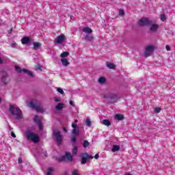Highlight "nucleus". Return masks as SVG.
Wrapping results in <instances>:
<instances>
[{
  "label": "nucleus",
  "instance_id": "c03bdc74",
  "mask_svg": "<svg viewBox=\"0 0 175 175\" xmlns=\"http://www.w3.org/2000/svg\"><path fill=\"white\" fill-rule=\"evenodd\" d=\"M55 102H61V98L55 97Z\"/></svg>",
  "mask_w": 175,
  "mask_h": 175
},
{
  "label": "nucleus",
  "instance_id": "37998d69",
  "mask_svg": "<svg viewBox=\"0 0 175 175\" xmlns=\"http://www.w3.org/2000/svg\"><path fill=\"white\" fill-rule=\"evenodd\" d=\"M72 127L74 128V129H76V128H79V126H77V124H76L75 123L72 124Z\"/></svg>",
  "mask_w": 175,
  "mask_h": 175
},
{
  "label": "nucleus",
  "instance_id": "dca6fc26",
  "mask_svg": "<svg viewBox=\"0 0 175 175\" xmlns=\"http://www.w3.org/2000/svg\"><path fill=\"white\" fill-rule=\"evenodd\" d=\"M65 106V104L62 103H59L57 104V105L55 107L56 110H62Z\"/></svg>",
  "mask_w": 175,
  "mask_h": 175
},
{
  "label": "nucleus",
  "instance_id": "1a4fd4ad",
  "mask_svg": "<svg viewBox=\"0 0 175 175\" xmlns=\"http://www.w3.org/2000/svg\"><path fill=\"white\" fill-rule=\"evenodd\" d=\"M66 159L68 161H70V162H72V161H73V157H72V154H70V152H66L65 156H62L59 159V162H64V161H66Z\"/></svg>",
  "mask_w": 175,
  "mask_h": 175
},
{
  "label": "nucleus",
  "instance_id": "58836bf2",
  "mask_svg": "<svg viewBox=\"0 0 175 175\" xmlns=\"http://www.w3.org/2000/svg\"><path fill=\"white\" fill-rule=\"evenodd\" d=\"M124 14H125V12L124 11V10H120L119 11V15L124 16Z\"/></svg>",
  "mask_w": 175,
  "mask_h": 175
},
{
  "label": "nucleus",
  "instance_id": "ea45409f",
  "mask_svg": "<svg viewBox=\"0 0 175 175\" xmlns=\"http://www.w3.org/2000/svg\"><path fill=\"white\" fill-rule=\"evenodd\" d=\"M154 111H155V113H160V112H161V108H159V107H156V108L154 109Z\"/></svg>",
  "mask_w": 175,
  "mask_h": 175
},
{
  "label": "nucleus",
  "instance_id": "3c124183",
  "mask_svg": "<svg viewBox=\"0 0 175 175\" xmlns=\"http://www.w3.org/2000/svg\"><path fill=\"white\" fill-rule=\"evenodd\" d=\"M0 64H3L2 59L0 58Z\"/></svg>",
  "mask_w": 175,
  "mask_h": 175
},
{
  "label": "nucleus",
  "instance_id": "2f4dec72",
  "mask_svg": "<svg viewBox=\"0 0 175 175\" xmlns=\"http://www.w3.org/2000/svg\"><path fill=\"white\" fill-rule=\"evenodd\" d=\"M84 157H86V158L88 159H94V156H91L88 154V153H84L83 154Z\"/></svg>",
  "mask_w": 175,
  "mask_h": 175
},
{
  "label": "nucleus",
  "instance_id": "e433bc0d",
  "mask_svg": "<svg viewBox=\"0 0 175 175\" xmlns=\"http://www.w3.org/2000/svg\"><path fill=\"white\" fill-rule=\"evenodd\" d=\"M36 70H42V66H40V64H38L36 66Z\"/></svg>",
  "mask_w": 175,
  "mask_h": 175
},
{
  "label": "nucleus",
  "instance_id": "4be33fe9",
  "mask_svg": "<svg viewBox=\"0 0 175 175\" xmlns=\"http://www.w3.org/2000/svg\"><path fill=\"white\" fill-rule=\"evenodd\" d=\"M40 46H42V44H40V42H33V47L35 50H38V49H40Z\"/></svg>",
  "mask_w": 175,
  "mask_h": 175
},
{
  "label": "nucleus",
  "instance_id": "a18cd8bd",
  "mask_svg": "<svg viewBox=\"0 0 175 175\" xmlns=\"http://www.w3.org/2000/svg\"><path fill=\"white\" fill-rule=\"evenodd\" d=\"M165 49H166L167 51H170V46L169 45H166Z\"/></svg>",
  "mask_w": 175,
  "mask_h": 175
},
{
  "label": "nucleus",
  "instance_id": "f704fd0d",
  "mask_svg": "<svg viewBox=\"0 0 175 175\" xmlns=\"http://www.w3.org/2000/svg\"><path fill=\"white\" fill-rule=\"evenodd\" d=\"M85 122H86V125H87V126H91V120H90V119H86V121H85Z\"/></svg>",
  "mask_w": 175,
  "mask_h": 175
},
{
  "label": "nucleus",
  "instance_id": "c9c22d12",
  "mask_svg": "<svg viewBox=\"0 0 175 175\" xmlns=\"http://www.w3.org/2000/svg\"><path fill=\"white\" fill-rule=\"evenodd\" d=\"M161 21H165V20H166V15L161 14Z\"/></svg>",
  "mask_w": 175,
  "mask_h": 175
},
{
  "label": "nucleus",
  "instance_id": "7ed1b4c3",
  "mask_svg": "<svg viewBox=\"0 0 175 175\" xmlns=\"http://www.w3.org/2000/svg\"><path fill=\"white\" fill-rule=\"evenodd\" d=\"M26 137L27 140H30L34 143H38V142H39V136L35 134V133L31 132L30 131H26Z\"/></svg>",
  "mask_w": 175,
  "mask_h": 175
},
{
  "label": "nucleus",
  "instance_id": "4c0bfd02",
  "mask_svg": "<svg viewBox=\"0 0 175 175\" xmlns=\"http://www.w3.org/2000/svg\"><path fill=\"white\" fill-rule=\"evenodd\" d=\"M37 125H38L40 131H43V124L41 123H38Z\"/></svg>",
  "mask_w": 175,
  "mask_h": 175
},
{
  "label": "nucleus",
  "instance_id": "aec40b11",
  "mask_svg": "<svg viewBox=\"0 0 175 175\" xmlns=\"http://www.w3.org/2000/svg\"><path fill=\"white\" fill-rule=\"evenodd\" d=\"M103 124L106 126H110L111 125V122H110V120L106 119L103 120Z\"/></svg>",
  "mask_w": 175,
  "mask_h": 175
},
{
  "label": "nucleus",
  "instance_id": "f8f14e48",
  "mask_svg": "<svg viewBox=\"0 0 175 175\" xmlns=\"http://www.w3.org/2000/svg\"><path fill=\"white\" fill-rule=\"evenodd\" d=\"M150 26V32H157L158 29H159V25L157 23H153L152 21V24Z\"/></svg>",
  "mask_w": 175,
  "mask_h": 175
},
{
  "label": "nucleus",
  "instance_id": "4468645a",
  "mask_svg": "<svg viewBox=\"0 0 175 175\" xmlns=\"http://www.w3.org/2000/svg\"><path fill=\"white\" fill-rule=\"evenodd\" d=\"M61 62L64 66H68V65L70 64L69 61H68V59L66 58H62Z\"/></svg>",
  "mask_w": 175,
  "mask_h": 175
},
{
  "label": "nucleus",
  "instance_id": "ddd939ff",
  "mask_svg": "<svg viewBox=\"0 0 175 175\" xmlns=\"http://www.w3.org/2000/svg\"><path fill=\"white\" fill-rule=\"evenodd\" d=\"M22 44H28L31 43V40L28 37H24L21 39Z\"/></svg>",
  "mask_w": 175,
  "mask_h": 175
},
{
  "label": "nucleus",
  "instance_id": "c756f323",
  "mask_svg": "<svg viewBox=\"0 0 175 175\" xmlns=\"http://www.w3.org/2000/svg\"><path fill=\"white\" fill-rule=\"evenodd\" d=\"M83 146L84 148H87V147H88L90 146V142H88V141H87V140H84Z\"/></svg>",
  "mask_w": 175,
  "mask_h": 175
},
{
  "label": "nucleus",
  "instance_id": "9b49d317",
  "mask_svg": "<svg viewBox=\"0 0 175 175\" xmlns=\"http://www.w3.org/2000/svg\"><path fill=\"white\" fill-rule=\"evenodd\" d=\"M65 40H66V37L64 34H62L57 36L55 39V43H57V44H61L62 43H64Z\"/></svg>",
  "mask_w": 175,
  "mask_h": 175
},
{
  "label": "nucleus",
  "instance_id": "7c9ffc66",
  "mask_svg": "<svg viewBox=\"0 0 175 175\" xmlns=\"http://www.w3.org/2000/svg\"><path fill=\"white\" fill-rule=\"evenodd\" d=\"M71 175H80L79 170H76V169L73 170L72 171V174Z\"/></svg>",
  "mask_w": 175,
  "mask_h": 175
},
{
  "label": "nucleus",
  "instance_id": "f257e3e1",
  "mask_svg": "<svg viewBox=\"0 0 175 175\" xmlns=\"http://www.w3.org/2000/svg\"><path fill=\"white\" fill-rule=\"evenodd\" d=\"M27 105L31 109H35V110H36V111L38 113H44V109H43V107H42L40 101L38 100H33L30 102H28Z\"/></svg>",
  "mask_w": 175,
  "mask_h": 175
},
{
  "label": "nucleus",
  "instance_id": "a878e982",
  "mask_svg": "<svg viewBox=\"0 0 175 175\" xmlns=\"http://www.w3.org/2000/svg\"><path fill=\"white\" fill-rule=\"evenodd\" d=\"M34 122L37 124L42 123V121H40V119H39V116H36L34 117Z\"/></svg>",
  "mask_w": 175,
  "mask_h": 175
},
{
  "label": "nucleus",
  "instance_id": "c85d7f7f",
  "mask_svg": "<svg viewBox=\"0 0 175 175\" xmlns=\"http://www.w3.org/2000/svg\"><path fill=\"white\" fill-rule=\"evenodd\" d=\"M73 149H72V154L73 155H77V151H78V150H77V146H73Z\"/></svg>",
  "mask_w": 175,
  "mask_h": 175
},
{
  "label": "nucleus",
  "instance_id": "6ab92c4d",
  "mask_svg": "<svg viewBox=\"0 0 175 175\" xmlns=\"http://www.w3.org/2000/svg\"><path fill=\"white\" fill-rule=\"evenodd\" d=\"M87 156H84V154H83L81 156V165H85L87 163Z\"/></svg>",
  "mask_w": 175,
  "mask_h": 175
},
{
  "label": "nucleus",
  "instance_id": "9d476101",
  "mask_svg": "<svg viewBox=\"0 0 175 175\" xmlns=\"http://www.w3.org/2000/svg\"><path fill=\"white\" fill-rule=\"evenodd\" d=\"M1 80L4 84H8V83H9V81H10V79H9V75H8V72L5 71L1 72Z\"/></svg>",
  "mask_w": 175,
  "mask_h": 175
},
{
  "label": "nucleus",
  "instance_id": "f3484780",
  "mask_svg": "<svg viewBox=\"0 0 175 175\" xmlns=\"http://www.w3.org/2000/svg\"><path fill=\"white\" fill-rule=\"evenodd\" d=\"M120 148H121V147H120V146H118V145H113L112 146L111 151H112V152H116V151H120Z\"/></svg>",
  "mask_w": 175,
  "mask_h": 175
},
{
  "label": "nucleus",
  "instance_id": "cd10ccee",
  "mask_svg": "<svg viewBox=\"0 0 175 175\" xmlns=\"http://www.w3.org/2000/svg\"><path fill=\"white\" fill-rule=\"evenodd\" d=\"M53 171H54V167H49V168L48 169V171H47L46 174H47V175H53L52 173H53Z\"/></svg>",
  "mask_w": 175,
  "mask_h": 175
},
{
  "label": "nucleus",
  "instance_id": "603ef678",
  "mask_svg": "<svg viewBox=\"0 0 175 175\" xmlns=\"http://www.w3.org/2000/svg\"><path fill=\"white\" fill-rule=\"evenodd\" d=\"M75 122L77 123V122H79V120H78L77 119H76V120H75Z\"/></svg>",
  "mask_w": 175,
  "mask_h": 175
},
{
  "label": "nucleus",
  "instance_id": "5fc2aeb1",
  "mask_svg": "<svg viewBox=\"0 0 175 175\" xmlns=\"http://www.w3.org/2000/svg\"><path fill=\"white\" fill-rule=\"evenodd\" d=\"M64 129L65 132H66V129Z\"/></svg>",
  "mask_w": 175,
  "mask_h": 175
},
{
  "label": "nucleus",
  "instance_id": "09e8293b",
  "mask_svg": "<svg viewBox=\"0 0 175 175\" xmlns=\"http://www.w3.org/2000/svg\"><path fill=\"white\" fill-rule=\"evenodd\" d=\"M11 136L12 137H16V134H14L13 132L11 133Z\"/></svg>",
  "mask_w": 175,
  "mask_h": 175
},
{
  "label": "nucleus",
  "instance_id": "20e7f679",
  "mask_svg": "<svg viewBox=\"0 0 175 175\" xmlns=\"http://www.w3.org/2000/svg\"><path fill=\"white\" fill-rule=\"evenodd\" d=\"M103 97L105 99H109L110 103H116V102H117L118 95L116 93L109 92L104 94Z\"/></svg>",
  "mask_w": 175,
  "mask_h": 175
},
{
  "label": "nucleus",
  "instance_id": "a19ab883",
  "mask_svg": "<svg viewBox=\"0 0 175 175\" xmlns=\"http://www.w3.org/2000/svg\"><path fill=\"white\" fill-rule=\"evenodd\" d=\"M18 163L21 164L23 163V159L21 157H19L18 159Z\"/></svg>",
  "mask_w": 175,
  "mask_h": 175
},
{
  "label": "nucleus",
  "instance_id": "72a5a7b5",
  "mask_svg": "<svg viewBox=\"0 0 175 175\" xmlns=\"http://www.w3.org/2000/svg\"><path fill=\"white\" fill-rule=\"evenodd\" d=\"M57 91L62 95H64V90H62V88H57Z\"/></svg>",
  "mask_w": 175,
  "mask_h": 175
},
{
  "label": "nucleus",
  "instance_id": "423d86ee",
  "mask_svg": "<svg viewBox=\"0 0 175 175\" xmlns=\"http://www.w3.org/2000/svg\"><path fill=\"white\" fill-rule=\"evenodd\" d=\"M154 50H155V46L154 45H149L146 46L144 52L145 57H147L152 55V54H154Z\"/></svg>",
  "mask_w": 175,
  "mask_h": 175
},
{
  "label": "nucleus",
  "instance_id": "864d4df0",
  "mask_svg": "<svg viewBox=\"0 0 175 175\" xmlns=\"http://www.w3.org/2000/svg\"><path fill=\"white\" fill-rule=\"evenodd\" d=\"M1 100H2V98L0 97V102H1Z\"/></svg>",
  "mask_w": 175,
  "mask_h": 175
},
{
  "label": "nucleus",
  "instance_id": "412c9836",
  "mask_svg": "<svg viewBox=\"0 0 175 175\" xmlns=\"http://www.w3.org/2000/svg\"><path fill=\"white\" fill-rule=\"evenodd\" d=\"M116 120H118V121H122V120H124V116L120 113H117L116 115Z\"/></svg>",
  "mask_w": 175,
  "mask_h": 175
},
{
  "label": "nucleus",
  "instance_id": "49530a36",
  "mask_svg": "<svg viewBox=\"0 0 175 175\" xmlns=\"http://www.w3.org/2000/svg\"><path fill=\"white\" fill-rule=\"evenodd\" d=\"M70 105L71 106H73V107H75V103H74L72 100H70Z\"/></svg>",
  "mask_w": 175,
  "mask_h": 175
},
{
  "label": "nucleus",
  "instance_id": "bb28decb",
  "mask_svg": "<svg viewBox=\"0 0 175 175\" xmlns=\"http://www.w3.org/2000/svg\"><path fill=\"white\" fill-rule=\"evenodd\" d=\"M71 142L72 143V146H76V142H77V139H76V136L75 135L72 136Z\"/></svg>",
  "mask_w": 175,
  "mask_h": 175
},
{
  "label": "nucleus",
  "instance_id": "6e6552de",
  "mask_svg": "<svg viewBox=\"0 0 175 175\" xmlns=\"http://www.w3.org/2000/svg\"><path fill=\"white\" fill-rule=\"evenodd\" d=\"M15 70L18 72V73H21V72H23V73H27L31 77H35V75H33V73L28 70V69L27 68H23V70H21V68L20 66H16Z\"/></svg>",
  "mask_w": 175,
  "mask_h": 175
},
{
  "label": "nucleus",
  "instance_id": "de8ad7c7",
  "mask_svg": "<svg viewBox=\"0 0 175 175\" xmlns=\"http://www.w3.org/2000/svg\"><path fill=\"white\" fill-rule=\"evenodd\" d=\"M95 159H98L99 158V154H96L94 156Z\"/></svg>",
  "mask_w": 175,
  "mask_h": 175
},
{
  "label": "nucleus",
  "instance_id": "2eb2a0df",
  "mask_svg": "<svg viewBox=\"0 0 175 175\" xmlns=\"http://www.w3.org/2000/svg\"><path fill=\"white\" fill-rule=\"evenodd\" d=\"M83 32H85V33H92V29L85 27L83 29Z\"/></svg>",
  "mask_w": 175,
  "mask_h": 175
},
{
  "label": "nucleus",
  "instance_id": "a211bd4d",
  "mask_svg": "<svg viewBox=\"0 0 175 175\" xmlns=\"http://www.w3.org/2000/svg\"><path fill=\"white\" fill-rule=\"evenodd\" d=\"M80 133V129L79 127H77L75 129H74L72 131V135H79Z\"/></svg>",
  "mask_w": 175,
  "mask_h": 175
},
{
  "label": "nucleus",
  "instance_id": "f03ea898",
  "mask_svg": "<svg viewBox=\"0 0 175 175\" xmlns=\"http://www.w3.org/2000/svg\"><path fill=\"white\" fill-rule=\"evenodd\" d=\"M10 111L12 116L16 117V120H21V118H23V111H21L20 108L10 105Z\"/></svg>",
  "mask_w": 175,
  "mask_h": 175
},
{
  "label": "nucleus",
  "instance_id": "39448f33",
  "mask_svg": "<svg viewBox=\"0 0 175 175\" xmlns=\"http://www.w3.org/2000/svg\"><path fill=\"white\" fill-rule=\"evenodd\" d=\"M137 24L139 27H150L152 24V21L148 18H142L137 22Z\"/></svg>",
  "mask_w": 175,
  "mask_h": 175
},
{
  "label": "nucleus",
  "instance_id": "5701e85b",
  "mask_svg": "<svg viewBox=\"0 0 175 175\" xmlns=\"http://www.w3.org/2000/svg\"><path fill=\"white\" fill-rule=\"evenodd\" d=\"M107 66L109 69H114V68H116V66H114V64L109 63V62H107Z\"/></svg>",
  "mask_w": 175,
  "mask_h": 175
},
{
  "label": "nucleus",
  "instance_id": "79ce46f5",
  "mask_svg": "<svg viewBox=\"0 0 175 175\" xmlns=\"http://www.w3.org/2000/svg\"><path fill=\"white\" fill-rule=\"evenodd\" d=\"M17 46V44L16 42H13L12 44H11V46L14 49L16 46Z\"/></svg>",
  "mask_w": 175,
  "mask_h": 175
},
{
  "label": "nucleus",
  "instance_id": "393cba45",
  "mask_svg": "<svg viewBox=\"0 0 175 175\" xmlns=\"http://www.w3.org/2000/svg\"><path fill=\"white\" fill-rule=\"evenodd\" d=\"M69 55V52L68 51H65V52H63L61 55H60V57L62 58H66V57H68Z\"/></svg>",
  "mask_w": 175,
  "mask_h": 175
},
{
  "label": "nucleus",
  "instance_id": "b1692460",
  "mask_svg": "<svg viewBox=\"0 0 175 175\" xmlns=\"http://www.w3.org/2000/svg\"><path fill=\"white\" fill-rule=\"evenodd\" d=\"M98 82L100 83V84H103V83H106V78H105L103 77H100L98 79Z\"/></svg>",
  "mask_w": 175,
  "mask_h": 175
},
{
  "label": "nucleus",
  "instance_id": "0eeeda50",
  "mask_svg": "<svg viewBox=\"0 0 175 175\" xmlns=\"http://www.w3.org/2000/svg\"><path fill=\"white\" fill-rule=\"evenodd\" d=\"M53 136L55 139L56 143H57V144H61L62 143V135H61V132H59V131H53Z\"/></svg>",
  "mask_w": 175,
  "mask_h": 175
},
{
  "label": "nucleus",
  "instance_id": "473e14b6",
  "mask_svg": "<svg viewBox=\"0 0 175 175\" xmlns=\"http://www.w3.org/2000/svg\"><path fill=\"white\" fill-rule=\"evenodd\" d=\"M85 40H89L90 42H91V40H92V36L87 34L85 36Z\"/></svg>",
  "mask_w": 175,
  "mask_h": 175
},
{
  "label": "nucleus",
  "instance_id": "8fccbe9b",
  "mask_svg": "<svg viewBox=\"0 0 175 175\" xmlns=\"http://www.w3.org/2000/svg\"><path fill=\"white\" fill-rule=\"evenodd\" d=\"M43 154L45 157H47V152H44Z\"/></svg>",
  "mask_w": 175,
  "mask_h": 175
}]
</instances>
